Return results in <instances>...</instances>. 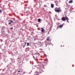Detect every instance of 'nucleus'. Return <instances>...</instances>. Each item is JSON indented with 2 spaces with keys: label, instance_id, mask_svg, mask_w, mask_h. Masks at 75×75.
I'll use <instances>...</instances> for the list:
<instances>
[{
  "label": "nucleus",
  "instance_id": "30",
  "mask_svg": "<svg viewBox=\"0 0 75 75\" xmlns=\"http://www.w3.org/2000/svg\"><path fill=\"white\" fill-rule=\"evenodd\" d=\"M63 47H64V46L63 45Z\"/></svg>",
  "mask_w": 75,
  "mask_h": 75
},
{
  "label": "nucleus",
  "instance_id": "12",
  "mask_svg": "<svg viewBox=\"0 0 75 75\" xmlns=\"http://www.w3.org/2000/svg\"><path fill=\"white\" fill-rule=\"evenodd\" d=\"M10 22L11 23H13V21L12 20H11Z\"/></svg>",
  "mask_w": 75,
  "mask_h": 75
},
{
  "label": "nucleus",
  "instance_id": "6",
  "mask_svg": "<svg viewBox=\"0 0 75 75\" xmlns=\"http://www.w3.org/2000/svg\"><path fill=\"white\" fill-rule=\"evenodd\" d=\"M73 2V1L72 0H71L70 1H69V3H72Z\"/></svg>",
  "mask_w": 75,
  "mask_h": 75
},
{
  "label": "nucleus",
  "instance_id": "20",
  "mask_svg": "<svg viewBox=\"0 0 75 75\" xmlns=\"http://www.w3.org/2000/svg\"><path fill=\"white\" fill-rule=\"evenodd\" d=\"M46 6H47L46 5H44L45 7H46Z\"/></svg>",
  "mask_w": 75,
  "mask_h": 75
},
{
  "label": "nucleus",
  "instance_id": "5",
  "mask_svg": "<svg viewBox=\"0 0 75 75\" xmlns=\"http://www.w3.org/2000/svg\"><path fill=\"white\" fill-rule=\"evenodd\" d=\"M63 26V25H59V27L58 26L57 27V28H59V27H60V28H62V27Z\"/></svg>",
  "mask_w": 75,
  "mask_h": 75
},
{
  "label": "nucleus",
  "instance_id": "18",
  "mask_svg": "<svg viewBox=\"0 0 75 75\" xmlns=\"http://www.w3.org/2000/svg\"><path fill=\"white\" fill-rule=\"evenodd\" d=\"M40 50H43L42 49H40Z\"/></svg>",
  "mask_w": 75,
  "mask_h": 75
},
{
  "label": "nucleus",
  "instance_id": "19",
  "mask_svg": "<svg viewBox=\"0 0 75 75\" xmlns=\"http://www.w3.org/2000/svg\"><path fill=\"white\" fill-rule=\"evenodd\" d=\"M11 29H13V27H11Z\"/></svg>",
  "mask_w": 75,
  "mask_h": 75
},
{
  "label": "nucleus",
  "instance_id": "7",
  "mask_svg": "<svg viewBox=\"0 0 75 75\" xmlns=\"http://www.w3.org/2000/svg\"><path fill=\"white\" fill-rule=\"evenodd\" d=\"M38 22H39V23H40L41 22V19L40 18H39L38 19Z\"/></svg>",
  "mask_w": 75,
  "mask_h": 75
},
{
  "label": "nucleus",
  "instance_id": "17",
  "mask_svg": "<svg viewBox=\"0 0 75 75\" xmlns=\"http://www.w3.org/2000/svg\"><path fill=\"white\" fill-rule=\"evenodd\" d=\"M23 48H24L25 47V45H24L23 46Z\"/></svg>",
  "mask_w": 75,
  "mask_h": 75
},
{
  "label": "nucleus",
  "instance_id": "16",
  "mask_svg": "<svg viewBox=\"0 0 75 75\" xmlns=\"http://www.w3.org/2000/svg\"><path fill=\"white\" fill-rule=\"evenodd\" d=\"M26 42H25V45H26Z\"/></svg>",
  "mask_w": 75,
  "mask_h": 75
},
{
  "label": "nucleus",
  "instance_id": "9",
  "mask_svg": "<svg viewBox=\"0 0 75 75\" xmlns=\"http://www.w3.org/2000/svg\"><path fill=\"white\" fill-rule=\"evenodd\" d=\"M47 40H49V39H50V37L49 36L48 37H47Z\"/></svg>",
  "mask_w": 75,
  "mask_h": 75
},
{
  "label": "nucleus",
  "instance_id": "24",
  "mask_svg": "<svg viewBox=\"0 0 75 75\" xmlns=\"http://www.w3.org/2000/svg\"><path fill=\"white\" fill-rule=\"evenodd\" d=\"M37 25V27H38V25Z\"/></svg>",
  "mask_w": 75,
  "mask_h": 75
},
{
  "label": "nucleus",
  "instance_id": "4",
  "mask_svg": "<svg viewBox=\"0 0 75 75\" xmlns=\"http://www.w3.org/2000/svg\"><path fill=\"white\" fill-rule=\"evenodd\" d=\"M65 17H66V19L67 22H68V23H69V21H68V20H69V18H68V17H67L66 15L65 16Z\"/></svg>",
  "mask_w": 75,
  "mask_h": 75
},
{
  "label": "nucleus",
  "instance_id": "13",
  "mask_svg": "<svg viewBox=\"0 0 75 75\" xmlns=\"http://www.w3.org/2000/svg\"><path fill=\"white\" fill-rule=\"evenodd\" d=\"M11 21H10V22H9L8 23V24H11Z\"/></svg>",
  "mask_w": 75,
  "mask_h": 75
},
{
  "label": "nucleus",
  "instance_id": "31",
  "mask_svg": "<svg viewBox=\"0 0 75 75\" xmlns=\"http://www.w3.org/2000/svg\"><path fill=\"white\" fill-rule=\"evenodd\" d=\"M40 43H41V42H40Z\"/></svg>",
  "mask_w": 75,
  "mask_h": 75
},
{
  "label": "nucleus",
  "instance_id": "10",
  "mask_svg": "<svg viewBox=\"0 0 75 75\" xmlns=\"http://www.w3.org/2000/svg\"><path fill=\"white\" fill-rule=\"evenodd\" d=\"M40 69H41V72H42V67H40Z\"/></svg>",
  "mask_w": 75,
  "mask_h": 75
},
{
  "label": "nucleus",
  "instance_id": "3",
  "mask_svg": "<svg viewBox=\"0 0 75 75\" xmlns=\"http://www.w3.org/2000/svg\"><path fill=\"white\" fill-rule=\"evenodd\" d=\"M41 32H42L43 33H44V31H45V30H44V28H41Z\"/></svg>",
  "mask_w": 75,
  "mask_h": 75
},
{
  "label": "nucleus",
  "instance_id": "21",
  "mask_svg": "<svg viewBox=\"0 0 75 75\" xmlns=\"http://www.w3.org/2000/svg\"><path fill=\"white\" fill-rule=\"evenodd\" d=\"M45 45H46V47H47V44H45Z\"/></svg>",
  "mask_w": 75,
  "mask_h": 75
},
{
  "label": "nucleus",
  "instance_id": "15",
  "mask_svg": "<svg viewBox=\"0 0 75 75\" xmlns=\"http://www.w3.org/2000/svg\"><path fill=\"white\" fill-rule=\"evenodd\" d=\"M2 12V11L1 9H0V13H1Z\"/></svg>",
  "mask_w": 75,
  "mask_h": 75
},
{
  "label": "nucleus",
  "instance_id": "23",
  "mask_svg": "<svg viewBox=\"0 0 75 75\" xmlns=\"http://www.w3.org/2000/svg\"><path fill=\"white\" fill-rule=\"evenodd\" d=\"M20 72V71H18V72Z\"/></svg>",
  "mask_w": 75,
  "mask_h": 75
},
{
  "label": "nucleus",
  "instance_id": "14",
  "mask_svg": "<svg viewBox=\"0 0 75 75\" xmlns=\"http://www.w3.org/2000/svg\"><path fill=\"white\" fill-rule=\"evenodd\" d=\"M39 71L40 72V73H41L42 72H41V69H40V70H39Z\"/></svg>",
  "mask_w": 75,
  "mask_h": 75
},
{
  "label": "nucleus",
  "instance_id": "28",
  "mask_svg": "<svg viewBox=\"0 0 75 75\" xmlns=\"http://www.w3.org/2000/svg\"><path fill=\"white\" fill-rule=\"evenodd\" d=\"M30 8L29 7H28V8Z\"/></svg>",
  "mask_w": 75,
  "mask_h": 75
},
{
  "label": "nucleus",
  "instance_id": "8",
  "mask_svg": "<svg viewBox=\"0 0 75 75\" xmlns=\"http://www.w3.org/2000/svg\"><path fill=\"white\" fill-rule=\"evenodd\" d=\"M51 7L52 8H54V4H51Z\"/></svg>",
  "mask_w": 75,
  "mask_h": 75
},
{
  "label": "nucleus",
  "instance_id": "32",
  "mask_svg": "<svg viewBox=\"0 0 75 75\" xmlns=\"http://www.w3.org/2000/svg\"><path fill=\"white\" fill-rule=\"evenodd\" d=\"M34 75H35V74H34Z\"/></svg>",
  "mask_w": 75,
  "mask_h": 75
},
{
  "label": "nucleus",
  "instance_id": "26",
  "mask_svg": "<svg viewBox=\"0 0 75 75\" xmlns=\"http://www.w3.org/2000/svg\"><path fill=\"white\" fill-rule=\"evenodd\" d=\"M61 47H62V45H61Z\"/></svg>",
  "mask_w": 75,
  "mask_h": 75
},
{
  "label": "nucleus",
  "instance_id": "1",
  "mask_svg": "<svg viewBox=\"0 0 75 75\" xmlns=\"http://www.w3.org/2000/svg\"><path fill=\"white\" fill-rule=\"evenodd\" d=\"M54 10L57 13H59V12H61V8H56L54 9Z\"/></svg>",
  "mask_w": 75,
  "mask_h": 75
},
{
  "label": "nucleus",
  "instance_id": "25",
  "mask_svg": "<svg viewBox=\"0 0 75 75\" xmlns=\"http://www.w3.org/2000/svg\"><path fill=\"white\" fill-rule=\"evenodd\" d=\"M7 67H8V65H7Z\"/></svg>",
  "mask_w": 75,
  "mask_h": 75
},
{
  "label": "nucleus",
  "instance_id": "27",
  "mask_svg": "<svg viewBox=\"0 0 75 75\" xmlns=\"http://www.w3.org/2000/svg\"><path fill=\"white\" fill-rule=\"evenodd\" d=\"M36 75H39V74H36Z\"/></svg>",
  "mask_w": 75,
  "mask_h": 75
},
{
  "label": "nucleus",
  "instance_id": "11",
  "mask_svg": "<svg viewBox=\"0 0 75 75\" xmlns=\"http://www.w3.org/2000/svg\"><path fill=\"white\" fill-rule=\"evenodd\" d=\"M29 44H30V43H27V46H29Z\"/></svg>",
  "mask_w": 75,
  "mask_h": 75
},
{
  "label": "nucleus",
  "instance_id": "22",
  "mask_svg": "<svg viewBox=\"0 0 75 75\" xmlns=\"http://www.w3.org/2000/svg\"><path fill=\"white\" fill-rule=\"evenodd\" d=\"M33 58H35V57L33 56Z\"/></svg>",
  "mask_w": 75,
  "mask_h": 75
},
{
  "label": "nucleus",
  "instance_id": "2",
  "mask_svg": "<svg viewBox=\"0 0 75 75\" xmlns=\"http://www.w3.org/2000/svg\"><path fill=\"white\" fill-rule=\"evenodd\" d=\"M61 20L62 21H64L66 20V18L65 17H62L61 18Z\"/></svg>",
  "mask_w": 75,
  "mask_h": 75
},
{
  "label": "nucleus",
  "instance_id": "29",
  "mask_svg": "<svg viewBox=\"0 0 75 75\" xmlns=\"http://www.w3.org/2000/svg\"><path fill=\"white\" fill-rule=\"evenodd\" d=\"M37 72V73H38V72Z\"/></svg>",
  "mask_w": 75,
  "mask_h": 75
}]
</instances>
